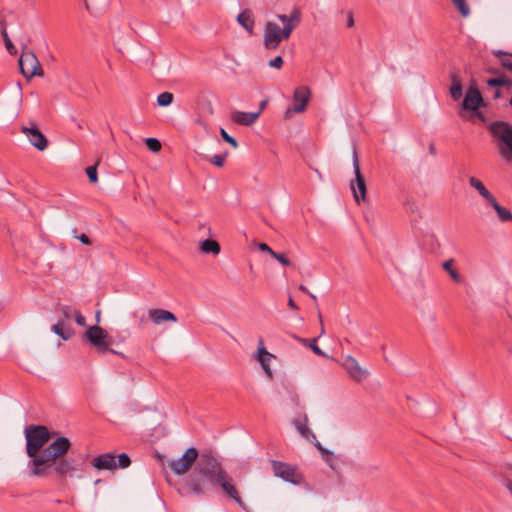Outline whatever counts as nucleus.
I'll list each match as a JSON object with an SVG mask.
<instances>
[{
  "instance_id": "obj_14",
  "label": "nucleus",
  "mask_w": 512,
  "mask_h": 512,
  "mask_svg": "<svg viewBox=\"0 0 512 512\" xmlns=\"http://www.w3.org/2000/svg\"><path fill=\"white\" fill-rule=\"evenodd\" d=\"M342 365L349 376L355 381L360 382L368 375V372L362 368L356 358L351 355L345 357Z\"/></svg>"
},
{
  "instance_id": "obj_26",
  "label": "nucleus",
  "mask_w": 512,
  "mask_h": 512,
  "mask_svg": "<svg viewBox=\"0 0 512 512\" xmlns=\"http://www.w3.org/2000/svg\"><path fill=\"white\" fill-rule=\"evenodd\" d=\"M0 28H1V34H2V37H3V40H4L5 47H6L7 51L11 55H15L17 53V49L14 46V44L12 43L11 39L9 38V36H8L6 23H5V21L3 19H0Z\"/></svg>"
},
{
  "instance_id": "obj_40",
  "label": "nucleus",
  "mask_w": 512,
  "mask_h": 512,
  "mask_svg": "<svg viewBox=\"0 0 512 512\" xmlns=\"http://www.w3.org/2000/svg\"><path fill=\"white\" fill-rule=\"evenodd\" d=\"M73 316L79 326H86L85 317L79 311H73Z\"/></svg>"
},
{
  "instance_id": "obj_7",
  "label": "nucleus",
  "mask_w": 512,
  "mask_h": 512,
  "mask_svg": "<svg viewBox=\"0 0 512 512\" xmlns=\"http://www.w3.org/2000/svg\"><path fill=\"white\" fill-rule=\"evenodd\" d=\"M19 68L22 75L27 79H31L35 76L42 77L44 75L36 54L31 50L22 51L19 58Z\"/></svg>"
},
{
  "instance_id": "obj_3",
  "label": "nucleus",
  "mask_w": 512,
  "mask_h": 512,
  "mask_svg": "<svg viewBox=\"0 0 512 512\" xmlns=\"http://www.w3.org/2000/svg\"><path fill=\"white\" fill-rule=\"evenodd\" d=\"M277 18L282 22L283 28L273 21L267 22L264 27L263 44L268 50H275L283 40L290 38L301 22V11L294 8L289 15L278 14Z\"/></svg>"
},
{
  "instance_id": "obj_43",
  "label": "nucleus",
  "mask_w": 512,
  "mask_h": 512,
  "mask_svg": "<svg viewBox=\"0 0 512 512\" xmlns=\"http://www.w3.org/2000/svg\"><path fill=\"white\" fill-rule=\"evenodd\" d=\"M62 313H63L65 318H70L73 315V311L68 306H64L62 308Z\"/></svg>"
},
{
  "instance_id": "obj_4",
  "label": "nucleus",
  "mask_w": 512,
  "mask_h": 512,
  "mask_svg": "<svg viewBox=\"0 0 512 512\" xmlns=\"http://www.w3.org/2000/svg\"><path fill=\"white\" fill-rule=\"evenodd\" d=\"M491 135L499 141V151L502 157L512 160V125L505 121H494L488 126Z\"/></svg>"
},
{
  "instance_id": "obj_2",
  "label": "nucleus",
  "mask_w": 512,
  "mask_h": 512,
  "mask_svg": "<svg viewBox=\"0 0 512 512\" xmlns=\"http://www.w3.org/2000/svg\"><path fill=\"white\" fill-rule=\"evenodd\" d=\"M196 470L198 476L190 478L186 483L187 492L195 495L203 494L207 484L216 485L226 474L221 463L210 451H204L200 455Z\"/></svg>"
},
{
  "instance_id": "obj_1",
  "label": "nucleus",
  "mask_w": 512,
  "mask_h": 512,
  "mask_svg": "<svg viewBox=\"0 0 512 512\" xmlns=\"http://www.w3.org/2000/svg\"><path fill=\"white\" fill-rule=\"evenodd\" d=\"M55 435L46 426L30 425L25 428L26 453L32 459L29 463L34 476H47V465L64 456L71 447L67 437H58L45 447Z\"/></svg>"
},
{
  "instance_id": "obj_36",
  "label": "nucleus",
  "mask_w": 512,
  "mask_h": 512,
  "mask_svg": "<svg viewBox=\"0 0 512 512\" xmlns=\"http://www.w3.org/2000/svg\"><path fill=\"white\" fill-rule=\"evenodd\" d=\"M86 174H87L90 182L96 183L98 181L96 165L87 167Z\"/></svg>"
},
{
  "instance_id": "obj_34",
  "label": "nucleus",
  "mask_w": 512,
  "mask_h": 512,
  "mask_svg": "<svg viewBox=\"0 0 512 512\" xmlns=\"http://www.w3.org/2000/svg\"><path fill=\"white\" fill-rule=\"evenodd\" d=\"M146 145L152 152H159L161 150V143L156 138H147Z\"/></svg>"
},
{
  "instance_id": "obj_8",
  "label": "nucleus",
  "mask_w": 512,
  "mask_h": 512,
  "mask_svg": "<svg viewBox=\"0 0 512 512\" xmlns=\"http://www.w3.org/2000/svg\"><path fill=\"white\" fill-rule=\"evenodd\" d=\"M352 162H353V169L355 174V180L351 182V191L353 193L354 200L357 204H360L361 201L366 200V181L364 176L361 173L360 170V163H359V157L358 152L356 148H354L352 153Z\"/></svg>"
},
{
  "instance_id": "obj_33",
  "label": "nucleus",
  "mask_w": 512,
  "mask_h": 512,
  "mask_svg": "<svg viewBox=\"0 0 512 512\" xmlns=\"http://www.w3.org/2000/svg\"><path fill=\"white\" fill-rule=\"evenodd\" d=\"M173 101V94L170 92H163L158 95L157 103L159 106H168Z\"/></svg>"
},
{
  "instance_id": "obj_39",
  "label": "nucleus",
  "mask_w": 512,
  "mask_h": 512,
  "mask_svg": "<svg viewBox=\"0 0 512 512\" xmlns=\"http://www.w3.org/2000/svg\"><path fill=\"white\" fill-rule=\"evenodd\" d=\"M283 63V58L281 56H277L269 61V66L275 69H280L283 66Z\"/></svg>"
},
{
  "instance_id": "obj_37",
  "label": "nucleus",
  "mask_w": 512,
  "mask_h": 512,
  "mask_svg": "<svg viewBox=\"0 0 512 512\" xmlns=\"http://www.w3.org/2000/svg\"><path fill=\"white\" fill-rule=\"evenodd\" d=\"M226 156H227V153H224L222 155H214L211 158L210 162L217 167H222L225 163Z\"/></svg>"
},
{
  "instance_id": "obj_11",
  "label": "nucleus",
  "mask_w": 512,
  "mask_h": 512,
  "mask_svg": "<svg viewBox=\"0 0 512 512\" xmlns=\"http://www.w3.org/2000/svg\"><path fill=\"white\" fill-rule=\"evenodd\" d=\"M86 339L97 348L98 352L105 353L107 351L114 352L109 349V335L105 329L98 325L88 328L85 333Z\"/></svg>"
},
{
  "instance_id": "obj_51",
  "label": "nucleus",
  "mask_w": 512,
  "mask_h": 512,
  "mask_svg": "<svg viewBox=\"0 0 512 512\" xmlns=\"http://www.w3.org/2000/svg\"><path fill=\"white\" fill-rule=\"evenodd\" d=\"M318 317H319L320 322H322V316H321V313H320V312H319V314H318Z\"/></svg>"
},
{
  "instance_id": "obj_41",
  "label": "nucleus",
  "mask_w": 512,
  "mask_h": 512,
  "mask_svg": "<svg viewBox=\"0 0 512 512\" xmlns=\"http://www.w3.org/2000/svg\"><path fill=\"white\" fill-rule=\"evenodd\" d=\"M258 248H259L260 251L267 252L271 256H273V253H275V251H273L266 243H260Z\"/></svg>"
},
{
  "instance_id": "obj_47",
  "label": "nucleus",
  "mask_w": 512,
  "mask_h": 512,
  "mask_svg": "<svg viewBox=\"0 0 512 512\" xmlns=\"http://www.w3.org/2000/svg\"><path fill=\"white\" fill-rule=\"evenodd\" d=\"M299 290H300V291H302V292H304V293H307V294H309V292H310V291L308 290V288H307L306 286H304L303 284H301V285L299 286Z\"/></svg>"
},
{
  "instance_id": "obj_44",
  "label": "nucleus",
  "mask_w": 512,
  "mask_h": 512,
  "mask_svg": "<svg viewBox=\"0 0 512 512\" xmlns=\"http://www.w3.org/2000/svg\"><path fill=\"white\" fill-rule=\"evenodd\" d=\"M347 26L349 28L354 26V17H353L352 12H349L348 15H347Z\"/></svg>"
},
{
  "instance_id": "obj_25",
  "label": "nucleus",
  "mask_w": 512,
  "mask_h": 512,
  "mask_svg": "<svg viewBox=\"0 0 512 512\" xmlns=\"http://www.w3.org/2000/svg\"><path fill=\"white\" fill-rule=\"evenodd\" d=\"M52 331L60 336L63 340H68L73 335V330L71 327L66 326L62 322H58L55 325L52 326Z\"/></svg>"
},
{
  "instance_id": "obj_48",
  "label": "nucleus",
  "mask_w": 512,
  "mask_h": 512,
  "mask_svg": "<svg viewBox=\"0 0 512 512\" xmlns=\"http://www.w3.org/2000/svg\"><path fill=\"white\" fill-rule=\"evenodd\" d=\"M196 123H197L198 125H200V126L204 127V128H206V127H207V124H206L204 121L200 120V119L196 120Z\"/></svg>"
},
{
  "instance_id": "obj_19",
  "label": "nucleus",
  "mask_w": 512,
  "mask_h": 512,
  "mask_svg": "<svg viewBox=\"0 0 512 512\" xmlns=\"http://www.w3.org/2000/svg\"><path fill=\"white\" fill-rule=\"evenodd\" d=\"M293 424L302 437L307 440H316V436L308 426V417L306 414L295 418Z\"/></svg>"
},
{
  "instance_id": "obj_13",
  "label": "nucleus",
  "mask_w": 512,
  "mask_h": 512,
  "mask_svg": "<svg viewBox=\"0 0 512 512\" xmlns=\"http://www.w3.org/2000/svg\"><path fill=\"white\" fill-rule=\"evenodd\" d=\"M275 358L273 354L268 352L264 346L262 338L258 340V349L255 354V359L260 363L265 375L269 378H273V371L270 367V362Z\"/></svg>"
},
{
  "instance_id": "obj_50",
  "label": "nucleus",
  "mask_w": 512,
  "mask_h": 512,
  "mask_svg": "<svg viewBox=\"0 0 512 512\" xmlns=\"http://www.w3.org/2000/svg\"><path fill=\"white\" fill-rule=\"evenodd\" d=\"M265 105H266V102L262 101L260 104V109H259L260 112L264 109Z\"/></svg>"
},
{
  "instance_id": "obj_42",
  "label": "nucleus",
  "mask_w": 512,
  "mask_h": 512,
  "mask_svg": "<svg viewBox=\"0 0 512 512\" xmlns=\"http://www.w3.org/2000/svg\"><path fill=\"white\" fill-rule=\"evenodd\" d=\"M77 239H78L81 243H83V244H85V245H90V244H91L89 237H88L86 234H84V233H82V234L78 235V236H77Z\"/></svg>"
},
{
  "instance_id": "obj_32",
  "label": "nucleus",
  "mask_w": 512,
  "mask_h": 512,
  "mask_svg": "<svg viewBox=\"0 0 512 512\" xmlns=\"http://www.w3.org/2000/svg\"><path fill=\"white\" fill-rule=\"evenodd\" d=\"M511 83L512 82L506 77H497V78H491V79L487 80V84L489 86H494V87L508 86Z\"/></svg>"
},
{
  "instance_id": "obj_46",
  "label": "nucleus",
  "mask_w": 512,
  "mask_h": 512,
  "mask_svg": "<svg viewBox=\"0 0 512 512\" xmlns=\"http://www.w3.org/2000/svg\"><path fill=\"white\" fill-rule=\"evenodd\" d=\"M429 152H430V154H432V155H435V153H436V148H435V145H434L433 143H431V144L429 145Z\"/></svg>"
},
{
  "instance_id": "obj_24",
  "label": "nucleus",
  "mask_w": 512,
  "mask_h": 512,
  "mask_svg": "<svg viewBox=\"0 0 512 512\" xmlns=\"http://www.w3.org/2000/svg\"><path fill=\"white\" fill-rule=\"evenodd\" d=\"M200 249L203 253L218 255L220 253V245L216 240L206 239L200 243Z\"/></svg>"
},
{
  "instance_id": "obj_9",
  "label": "nucleus",
  "mask_w": 512,
  "mask_h": 512,
  "mask_svg": "<svg viewBox=\"0 0 512 512\" xmlns=\"http://www.w3.org/2000/svg\"><path fill=\"white\" fill-rule=\"evenodd\" d=\"M311 98V91L307 86H299L293 92V105L284 112L285 119H290L294 114H300L306 111Z\"/></svg>"
},
{
  "instance_id": "obj_20",
  "label": "nucleus",
  "mask_w": 512,
  "mask_h": 512,
  "mask_svg": "<svg viewBox=\"0 0 512 512\" xmlns=\"http://www.w3.org/2000/svg\"><path fill=\"white\" fill-rule=\"evenodd\" d=\"M148 316L155 324H161L166 321L175 322L177 320L176 316L172 312L163 309H150L148 311Z\"/></svg>"
},
{
  "instance_id": "obj_17",
  "label": "nucleus",
  "mask_w": 512,
  "mask_h": 512,
  "mask_svg": "<svg viewBox=\"0 0 512 512\" xmlns=\"http://www.w3.org/2000/svg\"><path fill=\"white\" fill-rule=\"evenodd\" d=\"M216 485L221 486L225 495L235 500L239 504L240 508L245 509L243 501L239 497L238 491L232 484L231 479L227 473L223 476V480H220Z\"/></svg>"
},
{
  "instance_id": "obj_21",
  "label": "nucleus",
  "mask_w": 512,
  "mask_h": 512,
  "mask_svg": "<svg viewBox=\"0 0 512 512\" xmlns=\"http://www.w3.org/2000/svg\"><path fill=\"white\" fill-rule=\"evenodd\" d=\"M237 21L248 33H253L255 22L252 13L249 10L242 11L237 16Z\"/></svg>"
},
{
  "instance_id": "obj_28",
  "label": "nucleus",
  "mask_w": 512,
  "mask_h": 512,
  "mask_svg": "<svg viewBox=\"0 0 512 512\" xmlns=\"http://www.w3.org/2000/svg\"><path fill=\"white\" fill-rule=\"evenodd\" d=\"M453 262V259H449L442 264V267L449 274V276L454 282L460 283L462 281V278L460 274L453 268Z\"/></svg>"
},
{
  "instance_id": "obj_6",
  "label": "nucleus",
  "mask_w": 512,
  "mask_h": 512,
  "mask_svg": "<svg viewBox=\"0 0 512 512\" xmlns=\"http://www.w3.org/2000/svg\"><path fill=\"white\" fill-rule=\"evenodd\" d=\"M271 465L274 475L281 478L283 481L293 485H301L304 483V476L296 465L278 460H272Z\"/></svg>"
},
{
  "instance_id": "obj_38",
  "label": "nucleus",
  "mask_w": 512,
  "mask_h": 512,
  "mask_svg": "<svg viewBox=\"0 0 512 512\" xmlns=\"http://www.w3.org/2000/svg\"><path fill=\"white\" fill-rule=\"evenodd\" d=\"M272 257L278 260L284 266H289L291 264L290 260L284 254L275 252L273 253Z\"/></svg>"
},
{
  "instance_id": "obj_35",
  "label": "nucleus",
  "mask_w": 512,
  "mask_h": 512,
  "mask_svg": "<svg viewBox=\"0 0 512 512\" xmlns=\"http://www.w3.org/2000/svg\"><path fill=\"white\" fill-rule=\"evenodd\" d=\"M220 135L223 138V140L226 141L227 143H229L233 148H237L238 147V143H237L236 139L233 138L232 136H230L226 132L225 129H223V128L220 129Z\"/></svg>"
},
{
  "instance_id": "obj_18",
  "label": "nucleus",
  "mask_w": 512,
  "mask_h": 512,
  "mask_svg": "<svg viewBox=\"0 0 512 512\" xmlns=\"http://www.w3.org/2000/svg\"><path fill=\"white\" fill-rule=\"evenodd\" d=\"M260 116V111L257 112H242L234 111L231 113V119L234 123L242 126H250L256 122Z\"/></svg>"
},
{
  "instance_id": "obj_5",
  "label": "nucleus",
  "mask_w": 512,
  "mask_h": 512,
  "mask_svg": "<svg viewBox=\"0 0 512 512\" xmlns=\"http://www.w3.org/2000/svg\"><path fill=\"white\" fill-rule=\"evenodd\" d=\"M131 460L126 453H121L117 457L113 453H104L92 460V465L97 470L125 469L129 467Z\"/></svg>"
},
{
  "instance_id": "obj_52",
  "label": "nucleus",
  "mask_w": 512,
  "mask_h": 512,
  "mask_svg": "<svg viewBox=\"0 0 512 512\" xmlns=\"http://www.w3.org/2000/svg\"><path fill=\"white\" fill-rule=\"evenodd\" d=\"M509 104L512 106V98L510 99Z\"/></svg>"
},
{
  "instance_id": "obj_30",
  "label": "nucleus",
  "mask_w": 512,
  "mask_h": 512,
  "mask_svg": "<svg viewBox=\"0 0 512 512\" xmlns=\"http://www.w3.org/2000/svg\"><path fill=\"white\" fill-rule=\"evenodd\" d=\"M450 95L454 100H458L462 96V84L456 76L452 77V85L450 87Z\"/></svg>"
},
{
  "instance_id": "obj_23",
  "label": "nucleus",
  "mask_w": 512,
  "mask_h": 512,
  "mask_svg": "<svg viewBox=\"0 0 512 512\" xmlns=\"http://www.w3.org/2000/svg\"><path fill=\"white\" fill-rule=\"evenodd\" d=\"M488 203L494 208V210L496 211V213L501 221H503V222L512 221V212L510 210H508L507 208L501 206L497 202L495 197L493 199H491V201H489Z\"/></svg>"
},
{
  "instance_id": "obj_15",
  "label": "nucleus",
  "mask_w": 512,
  "mask_h": 512,
  "mask_svg": "<svg viewBox=\"0 0 512 512\" xmlns=\"http://www.w3.org/2000/svg\"><path fill=\"white\" fill-rule=\"evenodd\" d=\"M482 102L483 98L480 91L476 87L470 86L466 92L462 106L466 110L474 111L479 108Z\"/></svg>"
},
{
  "instance_id": "obj_16",
  "label": "nucleus",
  "mask_w": 512,
  "mask_h": 512,
  "mask_svg": "<svg viewBox=\"0 0 512 512\" xmlns=\"http://www.w3.org/2000/svg\"><path fill=\"white\" fill-rule=\"evenodd\" d=\"M51 467H53L54 471L60 476H66L74 470L72 461L67 458H63L62 456L58 457L53 462H49L47 465V475L49 474V469Z\"/></svg>"
},
{
  "instance_id": "obj_31",
  "label": "nucleus",
  "mask_w": 512,
  "mask_h": 512,
  "mask_svg": "<svg viewBox=\"0 0 512 512\" xmlns=\"http://www.w3.org/2000/svg\"><path fill=\"white\" fill-rule=\"evenodd\" d=\"M462 17L466 18L470 15V8L466 0H451Z\"/></svg>"
},
{
  "instance_id": "obj_12",
  "label": "nucleus",
  "mask_w": 512,
  "mask_h": 512,
  "mask_svg": "<svg viewBox=\"0 0 512 512\" xmlns=\"http://www.w3.org/2000/svg\"><path fill=\"white\" fill-rule=\"evenodd\" d=\"M21 132L28 138L31 145L37 150L43 151L48 146V140L45 135L38 129L36 123L31 122L28 126H21Z\"/></svg>"
},
{
  "instance_id": "obj_45",
  "label": "nucleus",
  "mask_w": 512,
  "mask_h": 512,
  "mask_svg": "<svg viewBox=\"0 0 512 512\" xmlns=\"http://www.w3.org/2000/svg\"><path fill=\"white\" fill-rule=\"evenodd\" d=\"M288 306L293 310L298 309V306L296 305V303L293 301V299L291 297L288 299Z\"/></svg>"
},
{
  "instance_id": "obj_49",
  "label": "nucleus",
  "mask_w": 512,
  "mask_h": 512,
  "mask_svg": "<svg viewBox=\"0 0 512 512\" xmlns=\"http://www.w3.org/2000/svg\"><path fill=\"white\" fill-rule=\"evenodd\" d=\"M308 295L310 296V298H311L315 303H317V297H316L313 293L309 292V294H308Z\"/></svg>"
},
{
  "instance_id": "obj_27",
  "label": "nucleus",
  "mask_w": 512,
  "mask_h": 512,
  "mask_svg": "<svg viewBox=\"0 0 512 512\" xmlns=\"http://www.w3.org/2000/svg\"><path fill=\"white\" fill-rule=\"evenodd\" d=\"M494 55L499 59L501 65L512 73V53L497 50L494 51Z\"/></svg>"
},
{
  "instance_id": "obj_22",
  "label": "nucleus",
  "mask_w": 512,
  "mask_h": 512,
  "mask_svg": "<svg viewBox=\"0 0 512 512\" xmlns=\"http://www.w3.org/2000/svg\"><path fill=\"white\" fill-rule=\"evenodd\" d=\"M469 184L471 187L476 189L479 194L487 201H491L494 196L488 191V189L484 186V184L476 177L469 178Z\"/></svg>"
},
{
  "instance_id": "obj_29",
  "label": "nucleus",
  "mask_w": 512,
  "mask_h": 512,
  "mask_svg": "<svg viewBox=\"0 0 512 512\" xmlns=\"http://www.w3.org/2000/svg\"><path fill=\"white\" fill-rule=\"evenodd\" d=\"M297 340L303 343L305 346L309 347L316 355L327 357V355L317 345V338L303 339L297 337Z\"/></svg>"
},
{
  "instance_id": "obj_10",
  "label": "nucleus",
  "mask_w": 512,
  "mask_h": 512,
  "mask_svg": "<svg viewBox=\"0 0 512 512\" xmlns=\"http://www.w3.org/2000/svg\"><path fill=\"white\" fill-rule=\"evenodd\" d=\"M198 456V450L194 447H190L185 450L180 458L169 461L168 467L174 474L184 475L195 464Z\"/></svg>"
}]
</instances>
